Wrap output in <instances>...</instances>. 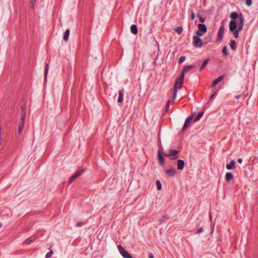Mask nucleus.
I'll return each instance as SVG.
<instances>
[{"mask_svg": "<svg viewBox=\"0 0 258 258\" xmlns=\"http://www.w3.org/2000/svg\"><path fill=\"white\" fill-rule=\"evenodd\" d=\"M230 17L232 20L229 23V30L233 33L234 37L237 38L239 32L243 27L244 18L241 14L239 16L236 12H232Z\"/></svg>", "mask_w": 258, "mask_h": 258, "instance_id": "f257e3e1", "label": "nucleus"}, {"mask_svg": "<svg viewBox=\"0 0 258 258\" xmlns=\"http://www.w3.org/2000/svg\"><path fill=\"white\" fill-rule=\"evenodd\" d=\"M183 80V74H180V77L177 79L174 86L173 101L176 98L178 89L182 87Z\"/></svg>", "mask_w": 258, "mask_h": 258, "instance_id": "f03ea898", "label": "nucleus"}, {"mask_svg": "<svg viewBox=\"0 0 258 258\" xmlns=\"http://www.w3.org/2000/svg\"><path fill=\"white\" fill-rule=\"evenodd\" d=\"M179 152L175 150H170L168 152L164 153V155L171 160L176 159Z\"/></svg>", "mask_w": 258, "mask_h": 258, "instance_id": "7ed1b4c3", "label": "nucleus"}, {"mask_svg": "<svg viewBox=\"0 0 258 258\" xmlns=\"http://www.w3.org/2000/svg\"><path fill=\"white\" fill-rule=\"evenodd\" d=\"M193 45L196 47H200L202 46L203 42L202 39L198 37V36H194L192 38Z\"/></svg>", "mask_w": 258, "mask_h": 258, "instance_id": "20e7f679", "label": "nucleus"}, {"mask_svg": "<svg viewBox=\"0 0 258 258\" xmlns=\"http://www.w3.org/2000/svg\"><path fill=\"white\" fill-rule=\"evenodd\" d=\"M117 248L119 252L124 258L130 257L131 255L124 249L122 246L121 245H118Z\"/></svg>", "mask_w": 258, "mask_h": 258, "instance_id": "39448f33", "label": "nucleus"}, {"mask_svg": "<svg viewBox=\"0 0 258 258\" xmlns=\"http://www.w3.org/2000/svg\"><path fill=\"white\" fill-rule=\"evenodd\" d=\"M84 172L83 169H80L77 171L73 176H72L69 181V183L73 182L77 178L79 177Z\"/></svg>", "mask_w": 258, "mask_h": 258, "instance_id": "423d86ee", "label": "nucleus"}, {"mask_svg": "<svg viewBox=\"0 0 258 258\" xmlns=\"http://www.w3.org/2000/svg\"><path fill=\"white\" fill-rule=\"evenodd\" d=\"M25 122V114H23L21 117L20 123L18 127L19 134H20L23 129Z\"/></svg>", "mask_w": 258, "mask_h": 258, "instance_id": "0eeeda50", "label": "nucleus"}, {"mask_svg": "<svg viewBox=\"0 0 258 258\" xmlns=\"http://www.w3.org/2000/svg\"><path fill=\"white\" fill-rule=\"evenodd\" d=\"M158 159L159 162L160 164H163L164 163V158L163 157L162 149H160L158 150Z\"/></svg>", "mask_w": 258, "mask_h": 258, "instance_id": "6e6552de", "label": "nucleus"}, {"mask_svg": "<svg viewBox=\"0 0 258 258\" xmlns=\"http://www.w3.org/2000/svg\"><path fill=\"white\" fill-rule=\"evenodd\" d=\"M224 28L223 26H221L220 27V29L218 31V35H217V40L218 41H220L223 37V35L224 34Z\"/></svg>", "mask_w": 258, "mask_h": 258, "instance_id": "1a4fd4ad", "label": "nucleus"}, {"mask_svg": "<svg viewBox=\"0 0 258 258\" xmlns=\"http://www.w3.org/2000/svg\"><path fill=\"white\" fill-rule=\"evenodd\" d=\"M192 118H193V116H190L189 117H188L185 121V123H184V126L183 127V130H186L187 127L189 125L192 119Z\"/></svg>", "mask_w": 258, "mask_h": 258, "instance_id": "9d476101", "label": "nucleus"}, {"mask_svg": "<svg viewBox=\"0 0 258 258\" xmlns=\"http://www.w3.org/2000/svg\"><path fill=\"white\" fill-rule=\"evenodd\" d=\"M198 29L204 33V34L207 32V28L205 25L200 24L198 25Z\"/></svg>", "mask_w": 258, "mask_h": 258, "instance_id": "9b49d317", "label": "nucleus"}, {"mask_svg": "<svg viewBox=\"0 0 258 258\" xmlns=\"http://www.w3.org/2000/svg\"><path fill=\"white\" fill-rule=\"evenodd\" d=\"M235 168V162L232 160L230 163L226 165V168L228 170L234 169Z\"/></svg>", "mask_w": 258, "mask_h": 258, "instance_id": "f8f14e48", "label": "nucleus"}, {"mask_svg": "<svg viewBox=\"0 0 258 258\" xmlns=\"http://www.w3.org/2000/svg\"><path fill=\"white\" fill-rule=\"evenodd\" d=\"M167 174H168L170 176H173L176 173V170L175 169H167L165 171Z\"/></svg>", "mask_w": 258, "mask_h": 258, "instance_id": "ddd939ff", "label": "nucleus"}, {"mask_svg": "<svg viewBox=\"0 0 258 258\" xmlns=\"http://www.w3.org/2000/svg\"><path fill=\"white\" fill-rule=\"evenodd\" d=\"M224 78V76H221L219 77L218 78H217L216 80H215L212 84V87H213L217 85L218 83L221 82Z\"/></svg>", "mask_w": 258, "mask_h": 258, "instance_id": "4468645a", "label": "nucleus"}, {"mask_svg": "<svg viewBox=\"0 0 258 258\" xmlns=\"http://www.w3.org/2000/svg\"><path fill=\"white\" fill-rule=\"evenodd\" d=\"M184 162L182 160H178L177 161V168L179 170H182L183 168Z\"/></svg>", "mask_w": 258, "mask_h": 258, "instance_id": "2eb2a0df", "label": "nucleus"}, {"mask_svg": "<svg viewBox=\"0 0 258 258\" xmlns=\"http://www.w3.org/2000/svg\"><path fill=\"white\" fill-rule=\"evenodd\" d=\"M193 68H194V67L192 66H187L183 68V71L181 73V74H183V78H184V74L186 72L189 71L190 70H191V69H192Z\"/></svg>", "mask_w": 258, "mask_h": 258, "instance_id": "dca6fc26", "label": "nucleus"}, {"mask_svg": "<svg viewBox=\"0 0 258 258\" xmlns=\"http://www.w3.org/2000/svg\"><path fill=\"white\" fill-rule=\"evenodd\" d=\"M233 178V174L230 172H227L225 176V180L227 182H229Z\"/></svg>", "mask_w": 258, "mask_h": 258, "instance_id": "f3484780", "label": "nucleus"}, {"mask_svg": "<svg viewBox=\"0 0 258 258\" xmlns=\"http://www.w3.org/2000/svg\"><path fill=\"white\" fill-rule=\"evenodd\" d=\"M131 32L134 34H137V33H138V29H137V27L136 26V25H132L131 26Z\"/></svg>", "mask_w": 258, "mask_h": 258, "instance_id": "a211bd4d", "label": "nucleus"}, {"mask_svg": "<svg viewBox=\"0 0 258 258\" xmlns=\"http://www.w3.org/2000/svg\"><path fill=\"white\" fill-rule=\"evenodd\" d=\"M69 35H70V30H69V29H67L65 32L64 35L63 37V39L64 41H67L68 40Z\"/></svg>", "mask_w": 258, "mask_h": 258, "instance_id": "6ab92c4d", "label": "nucleus"}, {"mask_svg": "<svg viewBox=\"0 0 258 258\" xmlns=\"http://www.w3.org/2000/svg\"><path fill=\"white\" fill-rule=\"evenodd\" d=\"M231 49L234 50L236 48V42L234 40H231L230 44Z\"/></svg>", "mask_w": 258, "mask_h": 258, "instance_id": "aec40b11", "label": "nucleus"}, {"mask_svg": "<svg viewBox=\"0 0 258 258\" xmlns=\"http://www.w3.org/2000/svg\"><path fill=\"white\" fill-rule=\"evenodd\" d=\"M209 59H206L204 61V62H203V63L201 67V68L200 70V71L202 70L206 66V65L207 64V63L209 62Z\"/></svg>", "mask_w": 258, "mask_h": 258, "instance_id": "412c9836", "label": "nucleus"}, {"mask_svg": "<svg viewBox=\"0 0 258 258\" xmlns=\"http://www.w3.org/2000/svg\"><path fill=\"white\" fill-rule=\"evenodd\" d=\"M203 114H204V112H200L198 114V115L197 116V117L195 118L194 121L196 122V121H197L198 120H199L202 117Z\"/></svg>", "mask_w": 258, "mask_h": 258, "instance_id": "4be33fe9", "label": "nucleus"}, {"mask_svg": "<svg viewBox=\"0 0 258 258\" xmlns=\"http://www.w3.org/2000/svg\"><path fill=\"white\" fill-rule=\"evenodd\" d=\"M174 30L178 34H180L181 33L182 31V28L181 27H178L176 28Z\"/></svg>", "mask_w": 258, "mask_h": 258, "instance_id": "5701e85b", "label": "nucleus"}, {"mask_svg": "<svg viewBox=\"0 0 258 258\" xmlns=\"http://www.w3.org/2000/svg\"><path fill=\"white\" fill-rule=\"evenodd\" d=\"M122 101H123V93L121 92H119L118 101L119 102H121Z\"/></svg>", "mask_w": 258, "mask_h": 258, "instance_id": "b1692460", "label": "nucleus"}, {"mask_svg": "<svg viewBox=\"0 0 258 258\" xmlns=\"http://www.w3.org/2000/svg\"><path fill=\"white\" fill-rule=\"evenodd\" d=\"M156 183V185H157V189L158 190H161V187H162V185H161V183L160 182V181L159 180H157Z\"/></svg>", "mask_w": 258, "mask_h": 258, "instance_id": "393cba45", "label": "nucleus"}, {"mask_svg": "<svg viewBox=\"0 0 258 258\" xmlns=\"http://www.w3.org/2000/svg\"><path fill=\"white\" fill-rule=\"evenodd\" d=\"M35 240L34 238H29L25 240V244H29L31 242L33 241L34 240Z\"/></svg>", "mask_w": 258, "mask_h": 258, "instance_id": "a878e982", "label": "nucleus"}, {"mask_svg": "<svg viewBox=\"0 0 258 258\" xmlns=\"http://www.w3.org/2000/svg\"><path fill=\"white\" fill-rule=\"evenodd\" d=\"M196 35L195 36H198V37H201V36H203L204 34V33H203L202 32H201V31H200L199 30H198L196 33Z\"/></svg>", "mask_w": 258, "mask_h": 258, "instance_id": "bb28decb", "label": "nucleus"}, {"mask_svg": "<svg viewBox=\"0 0 258 258\" xmlns=\"http://www.w3.org/2000/svg\"><path fill=\"white\" fill-rule=\"evenodd\" d=\"M198 17H199V21H200V22H201V23H204V22H205V18H203L201 15L198 14Z\"/></svg>", "mask_w": 258, "mask_h": 258, "instance_id": "cd10ccee", "label": "nucleus"}, {"mask_svg": "<svg viewBox=\"0 0 258 258\" xmlns=\"http://www.w3.org/2000/svg\"><path fill=\"white\" fill-rule=\"evenodd\" d=\"M222 53L224 55H228V53H227V48L226 46H224L223 48V49H222Z\"/></svg>", "mask_w": 258, "mask_h": 258, "instance_id": "c85d7f7f", "label": "nucleus"}, {"mask_svg": "<svg viewBox=\"0 0 258 258\" xmlns=\"http://www.w3.org/2000/svg\"><path fill=\"white\" fill-rule=\"evenodd\" d=\"M53 253V250H51L50 251L47 253L46 254V258H50L51 257L52 254Z\"/></svg>", "mask_w": 258, "mask_h": 258, "instance_id": "c756f323", "label": "nucleus"}, {"mask_svg": "<svg viewBox=\"0 0 258 258\" xmlns=\"http://www.w3.org/2000/svg\"><path fill=\"white\" fill-rule=\"evenodd\" d=\"M185 56L180 57L178 60L179 63H180V64L182 63L185 60Z\"/></svg>", "mask_w": 258, "mask_h": 258, "instance_id": "7c9ffc66", "label": "nucleus"}, {"mask_svg": "<svg viewBox=\"0 0 258 258\" xmlns=\"http://www.w3.org/2000/svg\"><path fill=\"white\" fill-rule=\"evenodd\" d=\"M36 0H30L31 8H33L36 3Z\"/></svg>", "mask_w": 258, "mask_h": 258, "instance_id": "2f4dec72", "label": "nucleus"}, {"mask_svg": "<svg viewBox=\"0 0 258 258\" xmlns=\"http://www.w3.org/2000/svg\"><path fill=\"white\" fill-rule=\"evenodd\" d=\"M190 18L192 20L195 18V14L193 11L191 12Z\"/></svg>", "mask_w": 258, "mask_h": 258, "instance_id": "473e14b6", "label": "nucleus"}, {"mask_svg": "<svg viewBox=\"0 0 258 258\" xmlns=\"http://www.w3.org/2000/svg\"><path fill=\"white\" fill-rule=\"evenodd\" d=\"M48 71V64H47L46 66V67H45V76L47 75Z\"/></svg>", "mask_w": 258, "mask_h": 258, "instance_id": "72a5a7b5", "label": "nucleus"}, {"mask_svg": "<svg viewBox=\"0 0 258 258\" xmlns=\"http://www.w3.org/2000/svg\"><path fill=\"white\" fill-rule=\"evenodd\" d=\"M246 3L247 6H249L251 5L252 0H246Z\"/></svg>", "mask_w": 258, "mask_h": 258, "instance_id": "f704fd0d", "label": "nucleus"}, {"mask_svg": "<svg viewBox=\"0 0 258 258\" xmlns=\"http://www.w3.org/2000/svg\"><path fill=\"white\" fill-rule=\"evenodd\" d=\"M84 225V223L83 222H78L76 224V226L77 227H80V226H81L82 225Z\"/></svg>", "mask_w": 258, "mask_h": 258, "instance_id": "c9c22d12", "label": "nucleus"}, {"mask_svg": "<svg viewBox=\"0 0 258 258\" xmlns=\"http://www.w3.org/2000/svg\"><path fill=\"white\" fill-rule=\"evenodd\" d=\"M217 94V93L216 92H215L210 97V99L212 100V99H213L215 97V96Z\"/></svg>", "mask_w": 258, "mask_h": 258, "instance_id": "e433bc0d", "label": "nucleus"}, {"mask_svg": "<svg viewBox=\"0 0 258 258\" xmlns=\"http://www.w3.org/2000/svg\"><path fill=\"white\" fill-rule=\"evenodd\" d=\"M203 231V229L202 227L199 228L198 231H197V233H200Z\"/></svg>", "mask_w": 258, "mask_h": 258, "instance_id": "4c0bfd02", "label": "nucleus"}, {"mask_svg": "<svg viewBox=\"0 0 258 258\" xmlns=\"http://www.w3.org/2000/svg\"><path fill=\"white\" fill-rule=\"evenodd\" d=\"M148 256L149 258H154V255L152 253H149Z\"/></svg>", "mask_w": 258, "mask_h": 258, "instance_id": "58836bf2", "label": "nucleus"}, {"mask_svg": "<svg viewBox=\"0 0 258 258\" xmlns=\"http://www.w3.org/2000/svg\"><path fill=\"white\" fill-rule=\"evenodd\" d=\"M237 161L239 163H241L242 162V160L241 159H238Z\"/></svg>", "mask_w": 258, "mask_h": 258, "instance_id": "ea45409f", "label": "nucleus"}, {"mask_svg": "<svg viewBox=\"0 0 258 258\" xmlns=\"http://www.w3.org/2000/svg\"><path fill=\"white\" fill-rule=\"evenodd\" d=\"M214 226L213 225L211 227V231H212V232H213L214 231Z\"/></svg>", "mask_w": 258, "mask_h": 258, "instance_id": "a19ab883", "label": "nucleus"}, {"mask_svg": "<svg viewBox=\"0 0 258 258\" xmlns=\"http://www.w3.org/2000/svg\"><path fill=\"white\" fill-rule=\"evenodd\" d=\"M169 102H170V100H168L167 103V107H169Z\"/></svg>", "mask_w": 258, "mask_h": 258, "instance_id": "79ce46f5", "label": "nucleus"}, {"mask_svg": "<svg viewBox=\"0 0 258 258\" xmlns=\"http://www.w3.org/2000/svg\"><path fill=\"white\" fill-rule=\"evenodd\" d=\"M235 98H236V99H238V98H239V96H236V97H235Z\"/></svg>", "mask_w": 258, "mask_h": 258, "instance_id": "37998d69", "label": "nucleus"}, {"mask_svg": "<svg viewBox=\"0 0 258 258\" xmlns=\"http://www.w3.org/2000/svg\"><path fill=\"white\" fill-rule=\"evenodd\" d=\"M210 220H212V217H211V216H210Z\"/></svg>", "mask_w": 258, "mask_h": 258, "instance_id": "c03bdc74", "label": "nucleus"}, {"mask_svg": "<svg viewBox=\"0 0 258 258\" xmlns=\"http://www.w3.org/2000/svg\"><path fill=\"white\" fill-rule=\"evenodd\" d=\"M2 227V224H0V228Z\"/></svg>", "mask_w": 258, "mask_h": 258, "instance_id": "a18cd8bd", "label": "nucleus"}]
</instances>
